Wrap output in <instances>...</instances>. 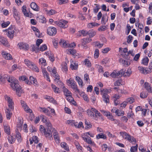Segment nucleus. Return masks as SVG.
I'll return each instance as SVG.
<instances>
[{
	"label": "nucleus",
	"instance_id": "obj_31",
	"mask_svg": "<svg viewBox=\"0 0 152 152\" xmlns=\"http://www.w3.org/2000/svg\"><path fill=\"white\" fill-rule=\"evenodd\" d=\"M42 72L45 77H46L47 78V80L50 82V80L49 78V74L46 70L45 69H43L42 70Z\"/></svg>",
	"mask_w": 152,
	"mask_h": 152
},
{
	"label": "nucleus",
	"instance_id": "obj_24",
	"mask_svg": "<svg viewBox=\"0 0 152 152\" xmlns=\"http://www.w3.org/2000/svg\"><path fill=\"white\" fill-rule=\"evenodd\" d=\"M96 33V31L93 29L90 30L88 31V35L90 38L95 36Z\"/></svg>",
	"mask_w": 152,
	"mask_h": 152
},
{
	"label": "nucleus",
	"instance_id": "obj_21",
	"mask_svg": "<svg viewBox=\"0 0 152 152\" xmlns=\"http://www.w3.org/2000/svg\"><path fill=\"white\" fill-rule=\"evenodd\" d=\"M103 100L106 103H109V96L107 94H104L102 95Z\"/></svg>",
	"mask_w": 152,
	"mask_h": 152
},
{
	"label": "nucleus",
	"instance_id": "obj_51",
	"mask_svg": "<svg viewBox=\"0 0 152 152\" xmlns=\"http://www.w3.org/2000/svg\"><path fill=\"white\" fill-rule=\"evenodd\" d=\"M76 50L75 49H69L68 51V53L72 54L74 56L76 55Z\"/></svg>",
	"mask_w": 152,
	"mask_h": 152
},
{
	"label": "nucleus",
	"instance_id": "obj_32",
	"mask_svg": "<svg viewBox=\"0 0 152 152\" xmlns=\"http://www.w3.org/2000/svg\"><path fill=\"white\" fill-rule=\"evenodd\" d=\"M96 138L97 139H99L100 138L103 139H106L107 137L106 135L103 133H100L97 134L96 136Z\"/></svg>",
	"mask_w": 152,
	"mask_h": 152
},
{
	"label": "nucleus",
	"instance_id": "obj_57",
	"mask_svg": "<svg viewBox=\"0 0 152 152\" xmlns=\"http://www.w3.org/2000/svg\"><path fill=\"white\" fill-rule=\"evenodd\" d=\"M39 62L42 65L45 66L46 64V60L44 58H42L39 60Z\"/></svg>",
	"mask_w": 152,
	"mask_h": 152
},
{
	"label": "nucleus",
	"instance_id": "obj_58",
	"mask_svg": "<svg viewBox=\"0 0 152 152\" xmlns=\"http://www.w3.org/2000/svg\"><path fill=\"white\" fill-rule=\"evenodd\" d=\"M145 87L146 89V90L147 91H148L149 89L151 88V85L150 84L147 82H145L144 83Z\"/></svg>",
	"mask_w": 152,
	"mask_h": 152
},
{
	"label": "nucleus",
	"instance_id": "obj_45",
	"mask_svg": "<svg viewBox=\"0 0 152 152\" xmlns=\"http://www.w3.org/2000/svg\"><path fill=\"white\" fill-rule=\"evenodd\" d=\"M149 59L147 57L144 58L142 60V63L144 65H147L149 61Z\"/></svg>",
	"mask_w": 152,
	"mask_h": 152
},
{
	"label": "nucleus",
	"instance_id": "obj_38",
	"mask_svg": "<svg viewBox=\"0 0 152 152\" xmlns=\"http://www.w3.org/2000/svg\"><path fill=\"white\" fill-rule=\"evenodd\" d=\"M39 108L41 109L40 111L46 114L47 115H49L50 114L49 110L45 107H40Z\"/></svg>",
	"mask_w": 152,
	"mask_h": 152
},
{
	"label": "nucleus",
	"instance_id": "obj_8",
	"mask_svg": "<svg viewBox=\"0 0 152 152\" xmlns=\"http://www.w3.org/2000/svg\"><path fill=\"white\" fill-rule=\"evenodd\" d=\"M68 22L64 20L61 21H55V23L58 26L63 28H66L68 27L67 24Z\"/></svg>",
	"mask_w": 152,
	"mask_h": 152
},
{
	"label": "nucleus",
	"instance_id": "obj_44",
	"mask_svg": "<svg viewBox=\"0 0 152 152\" xmlns=\"http://www.w3.org/2000/svg\"><path fill=\"white\" fill-rule=\"evenodd\" d=\"M38 18H39L40 22L42 23H45L46 22V18L43 16H39Z\"/></svg>",
	"mask_w": 152,
	"mask_h": 152
},
{
	"label": "nucleus",
	"instance_id": "obj_22",
	"mask_svg": "<svg viewBox=\"0 0 152 152\" xmlns=\"http://www.w3.org/2000/svg\"><path fill=\"white\" fill-rule=\"evenodd\" d=\"M59 44L62 47L67 48L69 47V44L68 42L63 40L61 39Z\"/></svg>",
	"mask_w": 152,
	"mask_h": 152
},
{
	"label": "nucleus",
	"instance_id": "obj_28",
	"mask_svg": "<svg viewBox=\"0 0 152 152\" xmlns=\"http://www.w3.org/2000/svg\"><path fill=\"white\" fill-rule=\"evenodd\" d=\"M61 147L67 151H69V148L67 143L64 142H61L60 144Z\"/></svg>",
	"mask_w": 152,
	"mask_h": 152
},
{
	"label": "nucleus",
	"instance_id": "obj_20",
	"mask_svg": "<svg viewBox=\"0 0 152 152\" xmlns=\"http://www.w3.org/2000/svg\"><path fill=\"white\" fill-rule=\"evenodd\" d=\"M94 109H95L94 108H91L90 109H88L87 110V113L88 115H89L90 117L93 118L94 117V113L95 112H94Z\"/></svg>",
	"mask_w": 152,
	"mask_h": 152
},
{
	"label": "nucleus",
	"instance_id": "obj_34",
	"mask_svg": "<svg viewBox=\"0 0 152 152\" xmlns=\"http://www.w3.org/2000/svg\"><path fill=\"white\" fill-rule=\"evenodd\" d=\"M51 86L53 90L55 93L57 94L60 93L59 88L56 87L55 85L53 84H52Z\"/></svg>",
	"mask_w": 152,
	"mask_h": 152
},
{
	"label": "nucleus",
	"instance_id": "obj_9",
	"mask_svg": "<svg viewBox=\"0 0 152 152\" xmlns=\"http://www.w3.org/2000/svg\"><path fill=\"white\" fill-rule=\"evenodd\" d=\"M138 69L140 73L145 75L149 74L152 72V71L150 69H148V68H144L141 66H139Z\"/></svg>",
	"mask_w": 152,
	"mask_h": 152
},
{
	"label": "nucleus",
	"instance_id": "obj_52",
	"mask_svg": "<svg viewBox=\"0 0 152 152\" xmlns=\"http://www.w3.org/2000/svg\"><path fill=\"white\" fill-rule=\"evenodd\" d=\"M54 138L57 144H59L60 142V140L58 134L54 135Z\"/></svg>",
	"mask_w": 152,
	"mask_h": 152
},
{
	"label": "nucleus",
	"instance_id": "obj_29",
	"mask_svg": "<svg viewBox=\"0 0 152 152\" xmlns=\"http://www.w3.org/2000/svg\"><path fill=\"white\" fill-rule=\"evenodd\" d=\"M4 131L7 134L9 135L10 134V128L7 125H4Z\"/></svg>",
	"mask_w": 152,
	"mask_h": 152
},
{
	"label": "nucleus",
	"instance_id": "obj_33",
	"mask_svg": "<svg viewBox=\"0 0 152 152\" xmlns=\"http://www.w3.org/2000/svg\"><path fill=\"white\" fill-rule=\"evenodd\" d=\"M92 41V39L90 38H83L81 40L82 44H86Z\"/></svg>",
	"mask_w": 152,
	"mask_h": 152
},
{
	"label": "nucleus",
	"instance_id": "obj_59",
	"mask_svg": "<svg viewBox=\"0 0 152 152\" xmlns=\"http://www.w3.org/2000/svg\"><path fill=\"white\" fill-rule=\"evenodd\" d=\"M133 39V37L131 35H129L127 38V42L129 44L130 43Z\"/></svg>",
	"mask_w": 152,
	"mask_h": 152
},
{
	"label": "nucleus",
	"instance_id": "obj_64",
	"mask_svg": "<svg viewBox=\"0 0 152 152\" xmlns=\"http://www.w3.org/2000/svg\"><path fill=\"white\" fill-rule=\"evenodd\" d=\"M134 116V113L132 112V111H129L127 113V117L128 118H133Z\"/></svg>",
	"mask_w": 152,
	"mask_h": 152
},
{
	"label": "nucleus",
	"instance_id": "obj_56",
	"mask_svg": "<svg viewBox=\"0 0 152 152\" xmlns=\"http://www.w3.org/2000/svg\"><path fill=\"white\" fill-rule=\"evenodd\" d=\"M10 24V22L9 21H7L6 22H4L1 24V26L2 28H5L8 26Z\"/></svg>",
	"mask_w": 152,
	"mask_h": 152
},
{
	"label": "nucleus",
	"instance_id": "obj_11",
	"mask_svg": "<svg viewBox=\"0 0 152 152\" xmlns=\"http://www.w3.org/2000/svg\"><path fill=\"white\" fill-rule=\"evenodd\" d=\"M18 46L20 49L27 50L29 49L28 45L23 42L19 43L18 44Z\"/></svg>",
	"mask_w": 152,
	"mask_h": 152
},
{
	"label": "nucleus",
	"instance_id": "obj_61",
	"mask_svg": "<svg viewBox=\"0 0 152 152\" xmlns=\"http://www.w3.org/2000/svg\"><path fill=\"white\" fill-rule=\"evenodd\" d=\"M127 103L132 104L134 101V99L132 97H130L126 99Z\"/></svg>",
	"mask_w": 152,
	"mask_h": 152
},
{
	"label": "nucleus",
	"instance_id": "obj_10",
	"mask_svg": "<svg viewBox=\"0 0 152 152\" xmlns=\"http://www.w3.org/2000/svg\"><path fill=\"white\" fill-rule=\"evenodd\" d=\"M4 97L5 100H7L8 102V106L9 108L11 109H13L14 108V102L12 99L6 95H5Z\"/></svg>",
	"mask_w": 152,
	"mask_h": 152
},
{
	"label": "nucleus",
	"instance_id": "obj_26",
	"mask_svg": "<svg viewBox=\"0 0 152 152\" xmlns=\"http://www.w3.org/2000/svg\"><path fill=\"white\" fill-rule=\"evenodd\" d=\"M62 88L63 89V91L64 94L66 96V97L69 96H71V92L67 89L66 88L65 86H63Z\"/></svg>",
	"mask_w": 152,
	"mask_h": 152
},
{
	"label": "nucleus",
	"instance_id": "obj_48",
	"mask_svg": "<svg viewBox=\"0 0 152 152\" xmlns=\"http://www.w3.org/2000/svg\"><path fill=\"white\" fill-rule=\"evenodd\" d=\"M116 114L118 116H121V115H123L124 113V112L122 110H119L118 109L117 110L116 112Z\"/></svg>",
	"mask_w": 152,
	"mask_h": 152
},
{
	"label": "nucleus",
	"instance_id": "obj_43",
	"mask_svg": "<svg viewBox=\"0 0 152 152\" xmlns=\"http://www.w3.org/2000/svg\"><path fill=\"white\" fill-rule=\"evenodd\" d=\"M5 113L7 119L8 120L10 119L11 116L10 110L7 109L5 111Z\"/></svg>",
	"mask_w": 152,
	"mask_h": 152
},
{
	"label": "nucleus",
	"instance_id": "obj_19",
	"mask_svg": "<svg viewBox=\"0 0 152 152\" xmlns=\"http://www.w3.org/2000/svg\"><path fill=\"white\" fill-rule=\"evenodd\" d=\"M78 64L77 62L73 61L70 64V68L72 70H77L78 68Z\"/></svg>",
	"mask_w": 152,
	"mask_h": 152
},
{
	"label": "nucleus",
	"instance_id": "obj_17",
	"mask_svg": "<svg viewBox=\"0 0 152 152\" xmlns=\"http://www.w3.org/2000/svg\"><path fill=\"white\" fill-rule=\"evenodd\" d=\"M115 90H116L118 93L121 94H126L127 93V92L124 90L122 87L117 86L114 88Z\"/></svg>",
	"mask_w": 152,
	"mask_h": 152
},
{
	"label": "nucleus",
	"instance_id": "obj_62",
	"mask_svg": "<svg viewBox=\"0 0 152 152\" xmlns=\"http://www.w3.org/2000/svg\"><path fill=\"white\" fill-rule=\"evenodd\" d=\"M107 28L105 26H102L98 28V30L99 31H104L107 29Z\"/></svg>",
	"mask_w": 152,
	"mask_h": 152
},
{
	"label": "nucleus",
	"instance_id": "obj_18",
	"mask_svg": "<svg viewBox=\"0 0 152 152\" xmlns=\"http://www.w3.org/2000/svg\"><path fill=\"white\" fill-rule=\"evenodd\" d=\"M94 112H95L94 118L95 119H96V118H99L103 120L104 119L102 114L96 109H94Z\"/></svg>",
	"mask_w": 152,
	"mask_h": 152
},
{
	"label": "nucleus",
	"instance_id": "obj_47",
	"mask_svg": "<svg viewBox=\"0 0 152 152\" xmlns=\"http://www.w3.org/2000/svg\"><path fill=\"white\" fill-rule=\"evenodd\" d=\"M138 145L131 147L130 150L131 152H136L137 151Z\"/></svg>",
	"mask_w": 152,
	"mask_h": 152
},
{
	"label": "nucleus",
	"instance_id": "obj_12",
	"mask_svg": "<svg viewBox=\"0 0 152 152\" xmlns=\"http://www.w3.org/2000/svg\"><path fill=\"white\" fill-rule=\"evenodd\" d=\"M53 130L47 129V131H45L44 133L46 137L48 138V139L50 140L53 139V134L52 133L53 132Z\"/></svg>",
	"mask_w": 152,
	"mask_h": 152
},
{
	"label": "nucleus",
	"instance_id": "obj_54",
	"mask_svg": "<svg viewBox=\"0 0 152 152\" xmlns=\"http://www.w3.org/2000/svg\"><path fill=\"white\" fill-rule=\"evenodd\" d=\"M8 139L9 142L11 143H14L15 141V138L11 136H9L8 137Z\"/></svg>",
	"mask_w": 152,
	"mask_h": 152
},
{
	"label": "nucleus",
	"instance_id": "obj_50",
	"mask_svg": "<svg viewBox=\"0 0 152 152\" xmlns=\"http://www.w3.org/2000/svg\"><path fill=\"white\" fill-rule=\"evenodd\" d=\"M94 43L95 44V47H98L99 48L102 47L103 45V43H101L99 42H94Z\"/></svg>",
	"mask_w": 152,
	"mask_h": 152
},
{
	"label": "nucleus",
	"instance_id": "obj_16",
	"mask_svg": "<svg viewBox=\"0 0 152 152\" xmlns=\"http://www.w3.org/2000/svg\"><path fill=\"white\" fill-rule=\"evenodd\" d=\"M22 10L23 13L25 16L30 18H31L32 17V14L31 13H29L27 12L26 7L25 6H23L22 7Z\"/></svg>",
	"mask_w": 152,
	"mask_h": 152
},
{
	"label": "nucleus",
	"instance_id": "obj_37",
	"mask_svg": "<svg viewBox=\"0 0 152 152\" xmlns=\"http://www.w3.org/2000/svg\"><path fill=\"white\" fill-rule=\"evenodd\" d=\"M85 124L86 125V126L85 127L86 129H90L92 127V125L91 124L90 122L89 121H88L87 120L85 121Z\"/></svg>",
	"mask_w": 152,
	"mask_h": 152
},
{
	"label": "nucleus",
	"instance_id": "obj_60",
	"mask_svg": "<svg viewBox=\"0 0 152 152\" xmlns=\"http://www.w3.org/2000/svg\"><path fill=\"white\" fill-rule=\"evenodd\" d=\"M85 65H87L88 67H90L91 66V64L89 60L87 59H86L84 62Z\"/></svg>",
	"mask_w": 152,
	"mask_h": 152
},
{
	"label": "nucleus",
	"instance_id": "obj_23",
	"mask_svg": "<svg viewBox=\"0 0 152 152\" xmlns=\"http://www.w3.org/2000/svg\"><path fill=\"white\" fill-rule=\"evenodd\" d=\"M31 7L34 10L36 11H39V7H38L37 4L35 2H32L30 4Z\"/></svg>",
	"mask_w": 152,
	"mask_h": 152
},
{
	"label": "nucleus",
	"instance_id": "obj_3",
	"mask_svg": "<svg viewBox=\"0 0 152 152\" xmlns=\"http://www.w3.org/2000/svg\"><path fill=\"white\" fill-rule=\"evenodd\" d=\"M120 134L123 137L130 142H136V140L133 137L131 136L129 134L127 133L126 132H121Z\"/></svg>",
	"mask_w": 152,
	"mask_h": 152
},
{
	"label": "nucleus",
	"instance_id": "obj_55",
	"mask_svg": "<svg viewBox=\"0 0 152 152\" xmlns=\"http://www.w3.org/2000/svg\"><path fill=\"white\" fill-rule=\"evenodd\" d=\"M147 94L146 93L145 91H143L140 93V97L142 98H145L147 97Z\"/></svg>",
	"mask_w": 152,
	"mask_h": 152
},
{
	"label": "nucleus",
	"instance_id": "obj_7",
	"mask_svg": "<svg viewBox=\"0 0 152 152\" xmlns=\"http://www.w3.org/2000/svg\"><path fill=\"white\" fill-rule=\"evenodd\" d=\"M47 33L50 36H54L57 33L56 29L53 27H49L47 29Z\"/></svg>",
	"mask_w": 152,
	"mask_h": 152
},
{
	"label": "nucleus",
	"instance_id": "obj_5",
	"mask_svg": "<svg viewBox=\"0 0 152 152\" xmlns=\"http://www.w3.org/2000/svg\"><path fill=\"white\" fill-rule=\"evenodd\" d=\"M125 71L124 69H122L119 71H117V70H115L110 75L113 78L121 77L123 76V72Z\"/></svg>",
	"mask_w": 152,
	"mask_h": 152
},
{
	"label": "nucleus",
	"instance_id": "obj_30",
	"mask_svg": "<svg viewBox=\"0 0 152 152\" xmlns=\"http://www.w3.org/2000/svg\"><path fill=\"white\" fill-rule=\"evenodd\" d=\"M0 42L4 45L6 46L7 45L8 42L7 39L1 36H0Z\"/></svg>",
	"mask_w": 152,
	"mask_h": 152
},
{
	"label": "nucleus",
	"instance_id": "obj_25",
	"mask_svg": "<svg viewBox=\"0 0 152 152\" xmlns=\"http://www.w3.org/2000/svg\"><path fill=\"white\" fill-rule=\"evenodd\" d=\"M66 124L70 125L71 126L74 125L76 127L77 126V122H75L74 120H69L66 121Z\"/></svg>",
	"mask_w": 152,
	"mask_h": 152
},
{
	"label": "nucleus",
	"instance_id": "obj_15",
	"mask_svg": "<svg viewBox=\"0 0 152 152\" xmlns=\"http://www.w3.org/2000/svg\"><path fill=\"white\" fill-rule=\"evenodd\" d=\"M2 54L3 57L7 60H10L12 59L11 55L9 53L3 51L2 52Z\"/></svg>",
	"mask_w": 152,
	"mask_h": 152
},
{
	"label": "nucleus",
	"instance_id": "obj_53",
	"mask_svg": "<svg viewBox=\"0 0 152 152\" xmlns=\"http://www.w3.org/2000/svg\"><path fill=\"white\" fill-rule=\"evenodd\" d=\"M94 55L95 58H96L98 57L99 55V51L98 49H95Z\"/></svg>",
	"mask_w": 152,
	"mask_h": 152
},
{
	"label": "nucleus",
	"instance_id": "obj_14",
	"mask_svg": "<svg viewBox=\"0 0 152 152\" xmlns=\"http://www.w3.org/2000/svg\"><path fill=\"white\" fill-rule=\"evenodd\" d=\"M30 81H28V82L27 83V84L31 85L33 84H34L35 86L37 85V80L35 79L33 77L30 76L29 77Z\"/></svg>",
	"mask_w": 152,
	"mask_h": 152
},
{
	"label": "nucleus",
	"instance_id": "obj_35",
	"mask_svg": "<svg viewBox=\"0 0 152 152\" xmlns=\"http://www.w3.org/2000/svg\"><path fill=\"white\" fill-rule=\"evenodd\" d=\"M79 94H80V96L83 98L84 100L86 101L87 102H89V99L87 96V95L85 94V93L84 92H82L81 93L80 92V93Z\"/></svg>",
	"mask_w": 152,
	"mask_h": 152
},
{
	"label": "nucleus",
	"instance_id": "obj_39",
	"mask_svg": "<svg viewBox=\"0 0 152 152\" xmlns=\"http://www.w3.org/2000/svg\"><path fill=\"white\" fill-rule=\"evenodd\" d=\"M13 15L14 17L17 18L19 17V15H18V12L17 11V10L15 7H13Z\"/></svg>",
	"mask_w": 152,
	"mask_h": 152
},
{
	"label": "nucleus",
	"instance_id": "obj_63",
	"mask_svg": "<svg viewBox=\"0 0 152 152\" xmlns=\"http://www.w3.org/2000/svg\"><path fill=\"white\" fill-rule=\"evenodd\" d=\"M122 81V80L121 79L118 80L115 82L114 84V85L115 86H121V85H122L121 83Z\"/></svg>",
	"mask_w": 152,
	"mask_h": 152
},
{
	"label": "nucleus",
	"instance_id": "obj_2",
	"mask_svg": "<svg viewBox=\"0 0 152 152\" xmlns=\"http://www.w3.org/2000/svg\"><path fill=\"white\" fill-rule=\"evenodd\" d=\"M24 62L26 65L30 69L37 72H39L38 68L32 62L28 59H25L24 60Z\"/></svg>",
	"mask_w": 152,
	"mask_h": 152
},
{
	"label": "nucleus",
	"instance_id": "obj_1",
	"mask_svg": "<svg viewBox=\"0 0 152 152\" xmlns=\"http://www.w3.org/2000/svg\"><path fill=\"white\" fill-rule=\"evenodd\" d=\"M18 83V81L14 84H10V86L13 90H16V94L18 96H20L21 94L23 93L24 92Z\"/></svg>",
	"mask_w": 152,
	"mask_h": 152
},
{
	"label": "nucleus",
	"instance_id": "obj_13",
	"mask_svg": "<svg viewBox=\"0 0 152 152\" xmlns=\"http://www.w3.org/2000/svg\"><path fill=\"white\" fill-rule=\"evenodd\" d=\"M20 103L22 107L24 108L25 111H27V112L29 113L32 112V110L29 108L27 105L24 101L21 100Z\"/></svg>",
	"mask_w": 152,
	"mask_h": 152
},
{
	"label": "nucleus",
	"instance_id": "obj_41",
	"mask_svg": "<svg viewBox=\"0 0 152 152\" xmlns=\"http://www.w3.org/2000/svg\"><path fill=\"white\" fill-rule=\"evenodd\" d=\"M125 71L124 72H123V75L124 77H129L130 76V75L131 74V71L130 69H128L127 71H126V70L125 69Z\"/></svg>",
	"mask_w": 152,
	"mask_h": 152
},
{
	"label": "nucleus",
	"instance_id": "obj_36",
	"mask_svg": "<svg viewBox=\"0 0 152 152\" xmlns=\"http://www.w3.org/2000/svg\"><path fill=\"white\" fill-rule=\"evenodd\" d=\"M79 32L81 34L80 35V37L82 35L84 37L88 35V31L86 30L83 29L81 31H79Z\"/></svg>",
	"mask_w": 152,
	"mask_h": 152
},
{
	"label": "nucleus",
	"instance_id": "obj_6",
	"mask_svg": "<svg viewBox=\"0 0 152 152\" xmlns=\"http://www.w3.org/2000/svg\"><path fill=\"white\" fill-rule=\"evenodd\" d=\"M8 32L7 33V36L10 39H12L14 35L15 29L12 26H10L8 29Z\"/></svg>",
	"mask_w": 152,
	"mask_h": 152
},
{
	"label": "nucleus",
	"instance_id": "obj_4",
	"mask_svg": "<svg viewBox=\"0 0 152 152\" xmlns=\"http://www.w3.org/2000/svg\"><path fill=\"white\" fill-rule=\"evenodd\" d=\"M67 83L68 84L69 86H71L75 92L80 94V91L78 89L77 85L75 81L70 78L69 80H67Z\"/></svg>",
	"mask_w": 152,
	"mask_h": 152
},
{
	"label": "nucleus",
	"instance_id": "obj_27",
	"mask_svg": "<svg viewBox=\"0 0 152 152\" xmlns=\"http://www.w3.org/2000/svg\"><path fill=\"white\" fill-rule=\"evenodd\" d=\"M75 80L78 83L79 86L82 87L83 86V83L82 80L78 76H77L75 77Z\"/></svg>",
	"mask_w": 152,
	"mask_h": 152
},
{
	"label": "nucleus",
	"instance_id": "obj_40",
	"mask_svg": "<svg viewBox=\"0 0 152 152\" xmlns=\"http://www.w3.org/2000/svg\"><path fill=\"white\" fill-rule=\"evenodd\" d=\"M16 137L18 142H20L21 141V135L18 132H16Z\"/></svg>",
	"mask_w": 152,
	"mask_h": 152
},
{
	"label": "nucleus",
	"instance_id": "obj_42",
	"mask_svg": "<svg viewBox=\"0 0 152 152\" xmlns=\"http://www.w3.org/2000/svg\"><path fill=\"white\" fill-rule=\"evenodd\" d=\"M19 79L20 80L23 81H24L27 84V83L28 82V80L27 77L25 76H22L19 77Z\"/></svg>",
	"mask_w": 152,
	"mask_h": 152
},
{
	"label": "nucleus",
	"instance_id": "obj_46",
	"mask_svg": "<svg viewBox=\"0 0 152 152\" xmlns=\"http://www.w3.org/2000/svg\"><path fill=\"white\" fill-rule=\"evenodd\" d=\"M46 125L47 126V129L53 130H54V129L53 128L52 125L50 121H48V122L46 124Z\"/></svg>",
	"mask_w": 152,
	"mask_h": 152
},
{
	"label": "nucleus",
	"instance_id": "obj_49",
	"mask_svg": "<svg viewBox=\"0 0 152 152\" xmlns=\"http://www.w3.org/2000/svg\"><path fill=\"white\" fill-rule=\"evenodd\" d=\"M98 71L99 73H103L104 72L103 67L100 65H98L97 66Z\"/></svg>",
	"mask_w": 152,
	"mask_h": 152
}]
</instances>
